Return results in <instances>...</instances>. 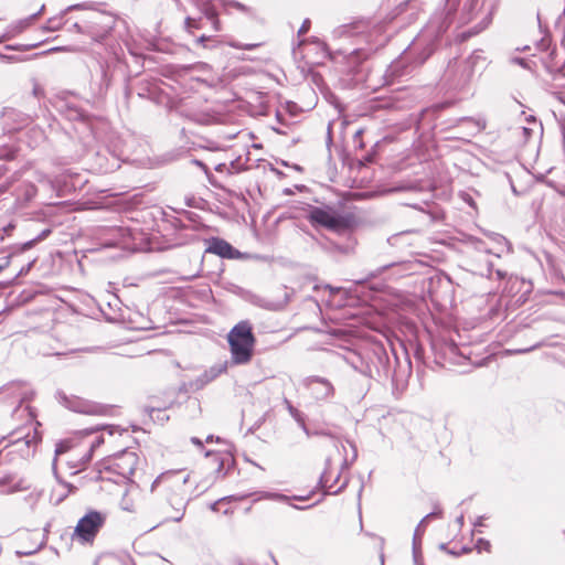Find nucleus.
Returning <instances> with one entry per match:
<instances>
[{
    "label": "nucleus",
    "mask_w": 565,
    "mask_h": 565,
    "mask_svg": "<svg viewBox=\"0 0 565 565\" xmlns=\"http://www.w3.org/2000/svg\"><path fill=\"white\" fill-rule=\"evenodd\" d=\"M51 52H75L76 50L68 46H57L50 50Z\"/></svg>",
    "instance_id": "38"
},
{
    "label": "nucleus",
    "mask_w": 565,
    "mask_h": 565,
    "mask_svg": "<svg viewBox=\"0 0 565 565\" xmlns=\"http://www.w3.org/2000/svg\"><path fill=\"white\" fill-rule=\"evenodd\" d=\"M401 353L404 356L403 361L392 345L388 349L383 345L373 348L371 363L379 379L390 380L395 385L407 382L412 375V362L404 347H401Z\"/></svg>",
    "instance_id": "2"
},
{
    "label": "nucleus",
    "mask_w": 565,
    "mask_h": 565,
    "mask_svg": "<svg viewBox=\"0 0 565 565\" xmlns=\"http://www.w3.org/2000/svg\"><path fill=\"white\" fill-rule=\"evenodd\" d=\"M191 441H192L193 444H195V445L200 446V447H202V446H203L202 441H201L199 438H196V437H192V438H191Z\"/></svg>",
    "instance_id": "55"
},
{
    "label": "nucleus",
    "mask_w": 565,
    "mask_h": 565,
    "mask_svg": "<svg viewBox=\"0 0 565 565\" xmlns=\"http://www.w3.org/2000/svg\"><path fill=\"white\" fill-rule=\"evenodd\" d=\"M539 347H540V344H535V345H533L531 348H527V349H519V350L515 351V353H527V352H530V351H532V350H534V349H536Z\"/></svg>",
    "instance_id": "47"
},
{
    "label": "nucleus",
    "mask_w": 565,
    "mask_h": 565,
    "mask_svg": "<svg viewBox=\"0 0 565 565\" xmlns=\"http://www.w3.org/2000/svg\"><path fill=\"white\" fill-rule=\"evenodd\" d=\"M104 443V438L102 436L96 437V439L92 443L90 451H94L97 447H99Z\"/></svg>",
    "instance_id": "37"
},
{
    "label": "nucleus",
    "mask_w": 565,
    "mask_h": 565,
    "mask_svg": "<svg viewBox=\"0 0 565 565\" xmlns=\"http://www.w3.org/2000/svg\"><path fill=\"white\" fill-rule=\"evenodd\" d=\"M248 497V494H243V495H228V497H224L217 501H215L214 503L211 504V510L213 511H216L217 510V505L220 504V502L222 501H228V502H232V501H239V500H243V499H246Z\"/></svg>",
    "instance_id": "25"
},
{
    "label": "nucleus",
    "mask_w": 565,
    "mask_h": 565,
    "mask_svg": "<svg viewBox=\"0 0 565 565\" xmlns=\"http://www.w3.org/2000/svg\"><path fill=\"white\" fill-rule=\"evenodd\" d=\"M324 288L329 289L331 294H337L340 290V288H334L330 285H327Z\"/></svg>",
    "instance_id": "56"
},
{
    "label": "nucleus",
    "mask_w": 565,
    "mask_h": 565,
    "mask_svg": "<svg viewBox=\"0 0 565 565\" xmlns=\"http://www.w3.org/2000/svg\"><path fill=\"white\" fill-rule=\"evenodd\" d=\"M168 406H147L145 409L148 413V415L153 419V414L160 415L163 409H166Z\"/></svg>",
    "instance_id": "27"
},
{
    "label": "nucleus",
    "mask_w": 565,
    "mask_h": 565,
    "mask_svg": "<svg viewBox=\"0 0 565 565\" xmlns=\"http://www.w3.org/2000/svg\"><path fill=\"white\" fill-rule=\"evenodd\" d=\"M455 127L467 126L468 135L476 136L480 134L487 127V120L482 117L473 118V117H460L455 120Z\"/></svg>",
    "instance_id": "17"
},
{
    "label": "nucleus",
    "mask_w": 565,
    "mask_h": 565,
    "mask_svg": "<svg viewBox=\"0 0 565 565\" xmlns=\"http://www.w3.org/2000/svg\"><path fill=\"white\" fill-rule=\"evenodd\" d=\"M265 498L274 499V500H277V501H286L288 499L285 494L269 493V492L265 494Z\"/></svg>",
    "instance_id": "36"
},
{
    "label": "nucleus",
    "mask_w": 565,
    "mask_h": 565,
    "mask_svg": "<svg viewBox=\"0 0 565 565\" xmlns=\"http://www.w3.org/2000/svg\"><path fill=\"white\" fill-rule=\"evenodd\" d=\"M47 29L51 30V31H54V30L58 29V24L56 23V19H50L47 21Z\"/></svg>",
    "instance_id": "40"
},
{
    "label": "nucleus",
    "mask_w": 565,
    "mask_h": 565,
    "mask_svg": "<svg viewBox=\"0 0 565 565\" xmlns=\"http://www.w3.org/2000/svg\"><path fill=\"white\" fill-rule=\"evenodd\" d=\"M299 427L302 429V431L306 434L307 437H310L312 433L309 430V428L306 425V420H303L301 424H299Z\"/></svg>",
    "instance_id": "43"
},
{
    "label": "nucleus",
    "mask_w": 565,
    "mask_h": 565,
    "mask_svg": "<svg viewBox=\"0 0 565 565\" xmlns=\"http://www.w3.org/2000/svg\"><path fill=\"white\" fill-rule=\"evenodd\" d=\"M205 252L226 259H237L241 257V252L238 249L234 248L228 242L220 237H212Z\"/></svg>",
    "instance_id": "10"
},
{
    "label": "nucleus",
    "mask_w": 565,
    "mask_h": 565,
    "mask_svg": "<svg viewBox=\"0 0 565 565\" xmlns=\"http://www.w3.org/2000/svg\"><path fill=\"white\" fill-rule=\"evenodd\" d=\"M193 163L196 164V167H200L201 169H203L205 174L209 177V169L202 161L195 159V160H193Z\"/></svg>",
    "instance_id": "41"
},
{
    "label": "nucleus",
    "mask_w": 565,
    "mask_h": 565,
    "mask_svg": "<svg viewBox=\"0 0 565 565\" xmlns=\"http://www.w3.org/2000/svg\"><path fill=\"white\" fill-rule=\"evenodd\" d=\"M81 7H82L81 4L71 6L67 8V11L73 10V9H78Z\"/></svg>",
    "instance_id": "59"
},
{
    "label": "nucleus",
    "mask_w": 565,
    "mask_h": 565,
    "mask_svg": "<svg viewBox=\"0 0 565 565\" xmlns=\"http://www.w3.org/2000/svg\"><path fill=\"white\" fill-rule=\"evenodd\" d=\"M514 61H515V62H518V64L523 65V58H519V57H518V58H515Z\"/></svg>",
    "instance_id": "61"
},
{
    "label": "nucleus",
    "mask_w": 565,
    "mask_h": 565,
    "mask_svg": "<svg viewBox=\"0 0 565 565\" xmlns=\"http://www.w3.org/2000/svg\"><path fill=\"white\" fill-rule=\"evenodd\" d=\"M342 28L343 32L349 35L367 34V36H373L383 32L384 23L373 18H360Z\"/></svg>",
    "instance_id": "7"
},
{
    "label": "nucleus",
    "mask_w": 565,
    "mask_h": 565,
    "mask_svg": "<svg viewBox=\"0 0 565 565\" xmlns=\"http://www.w3.org/2000/svg\"><path fill=\"white\" fill-rule=\"evenodd\" d=\"M227 341L235 364H245L250 361L255 337L248 321H241L235 324L228 332Z\"/></svg>",
    "instance_id": "3"
},
{
    "label": "nucleus",
    "mask_w": 565,
    "mask_h": 565,
    "mask_svg": "<svg viewBox=\"0 0 565 565\" xmlns=\"http://www.w3.org/2000/svg\"><path fill=\"white\" fill-rule=\"evenodd\" d=\"M75 113H76L74 116L75 118L81 117V114L77 110H75Z\"/></svg>",
    "instance_id": "64"
},
{
    "label": "nucleus",
    "mask_w": 565,
    "mask_h": 565,
    "mask_svg": "<svg viewBox=\"0 0 565 565\" xmlns=\"http://www.w3.org/2000/svg\"><path fill=\"white\" fill-rule=\"evenodd\" d=\"M41 436L36 430L33 431L31 436L30 433L24 435L22 438H18L12 441L13 445L18 447V450L21 451L25 456L33 455L35 451V446L40 443Z\"/></svg>",
    "instance_id": "16"
},
{
    "label": "nucleus",
    "mask_w": 565,
    "mask_h": 565,
    "mask_svg": "<svg viewBox=\"0 0 565 565\" xmlns=\"http://www.w3.org/2000/svg\"><path fill=\"white\" fill-rule=\"evenodd\" d=\"M207 458H212V460L217 465L216 471L221 472L224 466V460L220 454H215L212 451H207L205 454Z\"/></svg>",
    "instance_id": "26"
},
{
    "label": "nucleus",
    "mask_w": 565,
    "mask_h": 565,
    "mask_svg": "<svg viewBox=\"0 0 565 565\" xmlns=\"http://www.w3.org/2000/svg\"><path fill=\"white\" fill-rule=\"evenodd\" d=\"M285 405H286V408L288 411V413L290 414V416L297 422V424H301L303 420H306V416L303 413H301L298 408H296L291 403L290 401H288L287 398H285L284 401Z\"/></svg>",
    "instance_id": "21"
},
{
    "label": "nucleus",
    "mask_w": 565,
    "mask_h": 565,
    "mask_svg": "<svg viewBox=\"0 0 565 565\" xmlns=\"http://www.w3.org/2000/svg\"><path fill=\"white\" fill-rule=\"evenodd\" d=\"M7 189H8L7 185H0V192H4V191H7Z\"/></svg>",
    "instance_id": "60"
},
{
    "label": "nucleus",
    "mask_w": 565,
    "mask_h": 565,
    "mask_svg": "<svg viewBox=\"0 0 565 565\" xmlns=\"http://www.w3.org/2000/svg\"><path fill=\"white\" fill-rule=\"evenodd\" d=\"M476 546H477L478 550L484 548L486 551H489L490 547H491V544H490V542L488 540L479 539L477 541V545Z\"/></svg>",
    "instance_id": "33"
},
{
    "label": "nucleus",
    "mask_w": 565,
    "mask_h": 565,
    "mask_svg": "<svg viewBox=\"0 0 565 565\" xmlns=\"http://www.w3.org/2000/svg\"><path fill=\"white\" fill-rule=\"evenodd\" d=\"M33 553H34L33 551H30V552H26V551L20 552V551H18L17 552V554L20 555V556H22V555H25V556L32 555Z\"/></svg>",
    "instance_id": "58"
},
{
    "label": "nucleus",
    "mask_w": 565,
    "mask_h": 565,
    "mask_svg": "<svg viewBox=\"0 0 565 565\" xmlns=\"http://www.w3.org/2000/svg\"><path fill=\"white\" fill-rule=\"evenodd\" d=\"M97 22L93 21L90 24L83 25L79 23H73L72 30H75L77 33L87 34L95 42H102L108 34L110 26L103 28L100 30L95 29Z\"/></svg>",
    "instance_id": "14"
},
{
    "label": "nucleus",
    "mask_w": 565,
    "mask_h": 565,
    "mask_svg": "<svg viewBox=\"0 0 565 565\" xmlns=\"http://www.w3.org/2000/svg\"><path fill=\"white\" fill-rule=\"evenodd\" d=\"M202 14L211 21L214 31H220L218 14L211 0H194Z\"/></svg>",
    "instance_id": "18"
},
{
    "label": "nucleus",
    "mask_w": 565,
    "mask_h": 565,
    "mask_svg": "<svg viewBox=\"0 0 565 565\" xmlns=\"http://www.w3.org/2000/svg\"><path fill=\"white\" fill-rule=\"evenodd\" d=\"M223 8H235L242 12H249L250 9L236 0H220Z\"/></svg>",
    "instance_id": "22"
},
{
    "label": "nucleus",
    "mask_w": 565,
    "mask_h": 565,
    "mask_svg": "<svg viewBox=\"0 0 565 565\" xmlns=\"http://www.w3.org/2000/svg\"><path fill=\"white\" fill-rule=\"evenodd\" d=\"M179 390L183 393L198 392L196 388H192V381L183 383Z\"/></svg>",
    "instance_id": "35"
},
{
    "label": "nucleus",
    "mask_w": 565,
    "mask_h": 565,
    "mask_svg": "<svg viewBox=\"0 0 565 565\" xmlns=\"http://www.w3.org/2000/svg\"><path fill=\"white\" fill-rule=\"evenodd\" d=\"M289 301V295L288 292L285 290V295H284V299L280 300V301H267V300H264V299H260L258 298L255 303L264 309H267V310H280L282 309Z\"/></svg>",
    "instance_id": "19"
},
{
    "label": "nucleus",
    "mask_w": 565,
    "mask_h": 565,
    "mask_svg": "<svg viewBox=\"0 0 565 565\" xmlns=\"http://www.w3.org/2000/svg\"><path fill=\"white\" fill-rule=\"evenodd\" d=\"M184 24H185V29L188 31H191V29H199L200 28L198 20H195V19H193L191 17H188L185 19Z\"/></svg>",
    "instance_id": "28"
},
{
    "label": "nucleus",
    "mask_w": 565,
    "mask_h": 565,
    "mask_svg": "<svg viewBox=\"0 0 565 565\" xmlns=\"http://www.w3.org/2000/svg\"><path fill=\"white\" fill-rule=\"evenodd\" d=\"M307 220L312 226H321L331 231L344 230L351 224L350 216L340 215L331 205H310L307 211Z\"/></svg>",
    "instance_id": "4"
},
{
    "label": "nucleus",
    "mask_w": 565,
    "mask_h": 565,
    "mask_svg": "<svg viewBox=\"0 0 565 565\" xmlns=\"http://www.w3.org/2000/svg\"><path fill=\"white\" fill-rule=\"evenodd\" d=\"M190 479L189 473L182 471H166L159 475L151 484V492L162 488L164 504L162 511L168 515V520L180 522L190 501L186 497V483Z\"/></svg>",
    "instance_id": "1"
},
{
    "label": "nucleus",
    "mask_w": 565,
    "mask_h": 565,
    "mask_svg": "<svg viewBox=\"0 0 565 565\" xmlns=\"http://www.w3.org/2000/svg\"><path fill=\"white\" fill-rule=\"evenodd\" d=\"M395 263H391V264H387V265H384L383 267H381L379 270H377V274H381L383 273L384 270L391 268L392 266H394Z\"/></svg>",
    "instance_id": "51"
},
{
    "label": "nucleus",
    "mask_w": 565,
    "mask_h": 565,
    "mask_svg": "<svg viewBox=\"0 0 565 565\" xmlns=\"http://www.w3.org/2000/svg\"><path fill=\"white\" fill-rule=\"evenodd\" d=\"M226 370V363H218L212 365L210 369L205 370L202 374H200L196 379L192 380V388H196L198 391L204 388L209 383L213 382Z\"/></svg>",
    "instance_id": "12"
},
{
    "label": "nucleus",
    "mask_w": 565,
    "mask_h": 565,
    "mask_svg": "<svg viewBox=\"0 0 565 565\" xmlns=\"http://www.w3.org/2000/svg\"><path fill=\"white\" fill-rule=\"evenodd\" d=\"M137 465V454L135 451L125 449L118 454H115L109 459L107 469L122 478H129L134 475Z\"/></svg>",
    "instance_id": "6"
},
{
    "label": "nucleus",
    "mask_w": 565,
    "mask_h": 565,
    "mask_svg": "<svg viewBox=\"0 0 565 565\" xmlns=\"http://www.w3.org/2000/svg\"><path fill=\"white\" fill-rule=\"evenodd\" d=\"M3 119L11 130H20L32 122V118L29 115L14 108H6Z\"/></svg>",
    "instance_id": "13"
},
{
    "label": "nucleus",
    "mask_w": 565,
    "mask_h": 565,
    "mask_svg": "<svg viewBox=\"0 0 565 565\" xmlns=\"http://www.w3.org/2000/svg\"><path fill=\"white\" fill-rule=\"evenodd\" d=\"M303 43H305V40H300V41L298 42V46L302 45Z\"/></svg>",
    "instance_id": "63"
},
{
    "label": "nucleus",
    "mask_w": 565,
    "mask_h": 565,
    "mask_svg": "<svg viewBox=\"0 0 565 565\" xmlns=\"http://www.w3.org/2000/svg\"><path fill=\"white\" fill-rule=\"evenodd\" d=\"M209 40H210V36L201 35L200 38H198L196 41H198V43H202L203 44L204 42H206Z\"/></svg>",
    "instance_id": "53"
},
{
    "label": "nucleus",
    "mask_w": 565,
    "mask_h": 565,
    "mask_svg": "<svg viewBox=\"0 0 565 565\" xmlns=\"http://www.w3.org/2000/svg\"><path fill=\"white\" fill-rule=\"evenodd\" d=\"M486 66V57L483 56L482 51H473L470 56L465 62V81H469L471 76Z\"/></svg>",
    "instance_id": "15"
},
{
    "label": "nucleus",
    "mask_w": 565,
    "mask_h": 565,
    "mask_svg": "<svg viewBox=\"0 0 565 565\" xmlns=\"http://www.w3.org/2000/svg\"><path fill=\"white\" fill-rule=\"evenodd\" d=\"M310 25H311V21L309 19H305L301 26L298 30V35L300 36V35L306 34L309 31Z\"/></svg>",
    "instance_id": "31"
},
{
    "label": "nucleus",
    "mask_w": 565,
    "mask_h": 565,
    "mask_svg": "<svg viewBox=\"0 0 565 565\" xmlns=\"http://www.w3.org/2000/svg\"><path fill=\"white\" fill-rule=\"evenodd\" d=\"M455 522L458 525V527L461 529L463 526V524H465V516H463V514H460L459 516H457Z\"/></svg>",
    "instance_id": "45"
},
{
    "label": "nucleus",
    "mask_w": 565,
    "mask_h": 565,
    "mask_svg": "<svg viewBox=\"0 0 565 565\" xmlns=\"http://www.w3.org/2000/svg\"><path fill=\"white\" fill-rule=\"evenodd\" d=\"M1 57H2L3 60H12V58H13L12 56H8V55H1Z\"/></svg>",
    "instance_id": "62"
},
{
    "label": "nucleus",
    "mask_w": 565,
    "mask_h": 565,
    "mask_svg": "<svg viewBox=\"0 0 565 565\" xmlns=\"http://www.w3.org/2000/svg\"><path fill=\"white\" fill-rule=\"evenodd\" d=\"M64 451H65L64 445L62 443L57 444L56 449H55L56 455H60Z\"/></svg>",
    "instance_id": "50"
},
{
    "label": "nucleus",
    "mask_w": 565,
    "mask_h": 565,
    "mask_svg": "<svg viewBox=\"0 0 565 565\" xmlns=\"http://www.w3.org/2000/svg\"><path fill=\"white\" fill-rule=\"evenodd\" d=\"M32 94L34 97L41 98L44 95V89L38 83H34Z\"/></svg>",
    "instance_id": "34"
},
{
    "label": "nucleus",
    "mask_w": 565,
    "mask_h": 565,
    "mask_svg": "<svg viewBox=\"0 0 565 565\" xmlns=\"http://www.w3.org/2000/svg\"><path fill=\"white\" fill-rule=\"evenodd\" d=\"M11 256L8 255L3 258V262L0 264V273L3 271L10 265Z\"/></svg>",
    "instance_id": "39"
},
{
    "label": "nucleus",
    "mask_w": 565,
    "mask_h": 565,
    "mask_svg": "<svg viewBox=\"0 0 565 565\" xmlns=\"http://www.w3.org/2000/svg\"><path fill=\"white\" fill-rule=\"evenodd\" d=\"M478 1L479 0H467L463 4V14H465V19L467 20H470L471 19V13L472 11L476 9V7L478 6Z\"/></svg>",
    "instance_id": "24"
},
{
    "label": "nucleus",
    "mask_w": 565,
    "mask_h": 565,
    "mask_svg": "<svg viewBox=\"0 0 565 565\" xmlns=\"http://www.w3.org/2000/svg\"><path fill=\"white\" fill-rule=\"evenodd\" d=\"M2 394H6L11 398V403L15 404L13 413H15L23 403L29 402L32 398V393L19 383H12L2 388Z\"/></svg>",
    "instance_id": "11"
},
{
    "label": "nucleus",
    "mask_w": 565,
    "mask_h": 565,
    "mask_svg": "<svg viewBox=\"0 0 565 565\" xmlns=\"http://www.w3.org/2000/svg\"><path fill=\"white\" fill-rule=\"evenodd\" d=\"M363 129H358L354 135H353V141L354 143L358 145L359 148H364V143L362 142V135H363Z\"/></svg>",
    "instance_id": "29"
},
{
    "label": "nucleus",
    "mask_w": 565,
    "mask_h": 565,
    "mask_svg": "<svg viewBox=\"0 0 565 565\" xmlns=\"http://www.w3.org/2000/svg\"><path fill=\"white\" fill-rule=\"evenodd\" d=\"M57 397L66 406V401H67L66 395L62 392H57Z\"/></svg>",
    "instance_id": "49"
},
{
    "label": "nucleus",
    "mask_w": 565,
    "mask_h": 565,
    "mask_svg": "<svg viewBox=\"0 0 565 565\" xmlns=\"http://www.w3.org/2000/svg\"><path fill=\"white\" fill-rule=\"evenodd\" d=\"M319 483L322 488H328V492L329 493H334L337 494L338 492H340L344 487H345V482L339 487L337 490L334 491H331V489L333 488V484H330L328 486V477H327V472L324 471L321 476H320V479H319Z\"/></svg>",
    "instance_id": "23"
},
{
    "label": "nucleus",
    "mask_w": 565,
    "mask_h": 565,
    "mask_svg": "<svg viewBox=\"0 0 565 565\" xmlns=\"http://www.w3.org/2000/svg\"><path fill=\"white\" fill-rule=\"evenodd\" d=\"M121 564L122 565H136V563L134 562V559L129 555L125 556L121 559Z\"/></svg>",
    "instance_id": "44"
},
{
    "label": "nucleus",
    "mask_w": 565,
    "mask_h": 565,
    "mask_svg": "<svg viewBox=\"0 0 565 565\" xmlns=\"http://www.w3.org/2000/svg\"><path fill=\"white\" fill-rule=\"evenodd\" d=\"M441 511H434L426 514L415 529L413 536V561L415 565H424L422 556V539L425 532L427 521L434 516H440Z\"/></svg>",
    "instance_id": "9"
},
{
    "label": "nucleus",
    "mask_w": 565,
    "mask_h": 565,
    "mask_svg": "<svg viewBox=\"0 0 565 565\" xmlns=\"http://www.w3.org/2000/svg\"><path fill=\"white\" fill-rule=\"evenodd\" d=\"M407 4H408V1H405V2L401 3L397 7V11H398L397 14H399L404 10V8L407 7Z\"/></svg>",
    "instance_id": "54"
},
{
    "label": "nucleus",
    "mask_w": 565,
    "mask_h": 565,
    "mask_svg": "<svg viewBox=\"0 0 565 565\" xmlns=\"http://www.w3.org/2000/svg\"><path fill=\"white\" fill-rule=\"evenodd\" d=\"M446 350H449L451 353H455L458 350V347L455 343H446Z\"/></svg>",
    "instance_id": "48"
},
{
    "label": "nucleus",
    "mask_w": 565,
    "mask_h": 565,
    "mask_svg": "<svg viewBox=\"0 0 565 565\" xmlns=\"http://www.w3.org/2000/svg\"><path fill=\"white\" fill-rule=\"evenodd\" d=\"M306 387L310 391L311 396L317 402L330 401L335 393L332 383L321 376H309L305 381Z\"/></svg>",
    "instance_id": "8"
},
{
    "label": "nucleus",
    "mask_w": 565,
    "mask_h": 565,
    "mask_svg": "<svg viewBox=\"0 0 565 565\" xmlns=\"http://www.w3.org/2000/svg\"><path fill=\"white\" fill-rule=\"evenodd\" d=\"M215 170L217 172H224V171H227L230 172V168L227 167L226 163H218L216 167H215Z\"/></svg>",
    "instance_id": "42"
},
{
    "label": "nucleus",
    "mask_w": 565,
    "mask_h": 565,
    "mask_svg": "<svg viewBox=\"0 0 565 565\" xmlns=\"http://www.w3.org/2000/svg\"><path fill=\"white\" fill-rule=\"evenodd\" d=\"M15 225L13 223H9L8 225L0 228V238L3 239L6 235H10V233L14 230Z\"/></svg>",
    "instance_id": "30"
},
{
    "label": "nucleus",
    "mask_w": 565,
    "mask_h": 565,
    "mask_svg": "<svg viewBox=\"0 0 565 565\" xmlns=\"http://www.w3.org/2000/svg\"><path fill=\"white\" fill-rule=\"evenodd\" d=\"M347 443L350 445V447L352 449V452H353L350 462H348L347 459L344 460V463L348 466V465H351L353 461L356 460V458H358V449H356V446H355V444L353 441L347 440Z\"/></svg>",
    "instance_id": "32"
},
{
    "label": "nucleus",
    "mask_w": 565,
    "mask_h": 565,
    "mask_svg": "<svg viewBox=\"0 0 565 565\" xmlns=\"http://www.w3.org/2000/svg\"><path fill=\"white\" fill-rule=\"evenodd\" d=\"M44 8H45V6H44V4H42V6H41V8H40V10H39L38 12L33 13L30 18H31V19H35V18H38V17L43 12Z\"/></svg>",
    "instance_id": "52"
},
{
    "label": "nucleus",
    "mask_w": 565,
    "mask_h": 565,
    "mask_svg": "<svg viewBox=\"0 0 565 565\" xmlns=\"http://www.w3.org/2000/svg\"><path fill=\"white\" fill-rule=\"evenodd\" d=\"M257 45L256 44H245L243 46H239L241 49H245V50H253L255 49Z\"/></svg>",
    "instance_id": "57"
},
{
    "label": "nucleus",
    "mask_w": 565,
    "mask_h": 565,
    "mask_svg": "<svg viewBox=\"0 0 565 565\" xmlns=\"http://www.w3.org/2000/svg\"><path fill=\"white\" fill-rule=\"evenodd\" d=\"M486 519L484 515L478 516L477 520L473 522L475 527L483 526V520Z\"/></svg>",
    "instance_id": "46"
},
{
    "label": "nucleus",
    "mask_w": 565,
    "mask_h": 565,
    "mask_svg": "<svg viewBox=\"0 0 565 565\" xmlns=\"http://www.w3.org/2000/svg\"><path fill=\"white\" fill-rule=\"evenodd\" d=\"M105 514L99 511L92 510L78 520L74 535L82 543H92L105 524Z\"/></svg>",
    "instance_id": "5"
},
{
    "label": "nucleus",
    "mask_w": 565,
    "mask_h": 565,
    "mask_svg": "<svg viewBox=\"0 0 565 565\" xmlns=\"http://www.w3.org/2000/svg\"><path fill=\"white\" fill-rule=\"evenodd\" d=\"M51 228H44L38 236L23 243L21 245V250H28L32 248L38 242L45 239L51 234Z\"/></svg>",
    "instance_id": "20"
}]
</instances>
